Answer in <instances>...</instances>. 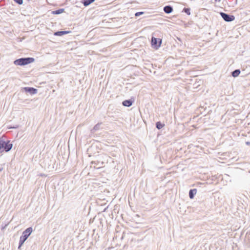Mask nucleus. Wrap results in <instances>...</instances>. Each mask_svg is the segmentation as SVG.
Here are the masks:
<instances>
[{
	"label": "nucleus",
	"mask_w": 250,
	"mask_h": 250,
	"mask_svg": "<svg viewBox=\"0 0 250 250\" xmlns=\"http://www.w3.org/2000/svg\"><path fill=\"white\" fill-rule=\"evenodd\" d=\"M164 11L166 14H170L173 11V7L170 5H166L164 7Z\"/></svg>",
	"instance_id": "nucleus-8"
},
{
	"label": "nucleus",
	"mask_w": 250,
	"mask_h": 250,
	"mask_svg": "<svg viewBox=\"0 0 250 250\" xmlns=\"http://www.w3.org/2000/svg\"><path fill=\"white\" fill-rule=\"evenodd\" d=\"M101 163H102V164H104V163L103 161H102V162H101Z\"/></svg>",
	"instance_id": "nucleus-27"
},
{
	"label": "nucleus",
	"mask_w": 250,
	"mask_h": 250,
	"mask_svg": "<svg viewBox=\"0 0 250 250\" xmlns=\"http://www.w3.org/2000/svg\"><path fill=\"white\" fill-rule=\"evenodd\" d=\"M64 9L61 8V9H59L56 10L52 11L51 12V14L53 15H59V14H60L64 12Z\"/></svg>",
	"instance_id": "nucleus-14"
},
{
	"label": "nucleus",
	"mask_w": 250,
	"mask_h": 250,
	"mask_svg": "<svg viewBox=\"0 0 250 250\" xmlns=\"http://www.w3.org/2000/svg\"><path fill=\"white\" fill-rule=\"evenodd\" d=\"M152 16L149 13H146L145 11H142V19L145 18H148Z\"/></svg>",
	"instance_id": "nucleus-16"
},
{
	"label": "nucleus",
	"mask_w": 250,
	"mask_h": 250,
	"mask_svg": "<svg viewBox=\"0 0 250 250\" xmlns=\"http://www.w3.org/2000/svg\"><path fill=\"white\" fill-rule=\"evenodd\" d=\"M197 193V189L196 188L190 189L189 191V197L190 199L194 198L195 195Z\"/></svg>",
	"instance_id": "nucleus-10"
},
{
	"label": "nucleus",
	"mask_w": 250,
	"mask_h": 250,
	"mask_svg": "<svg viewBox=\"0 0 250 250\" xmlns=\"http://www.w3.org/2000/svg\"><path fill=\"white\" fill-rule=\"evenodd\" d=\"M32 231V228L29 227L27 228L24 231H23L22 235L21 236L20 238L18 249H20V248L22 246L24 242L27 239L28 237L30 235Z\"/></svg>",
	"instance_id": "nucleus-1"
},
{
	"label": "nucleus",
	"mask_w": 250,
	"mask_h": 250,
	"mask_svg": "<svg viewBox=\"0 0 250 250\" xmlns=\"http://www.w3.org/2000/svg\"><path fill=\"white\" fill-rule=\"evenodd\" d=\"M146 64L147 65H151V63H146Z\"/></svg>",
	"instance_id": "nucleus-23"
},
{
	"label": "nucleus",
	"mask_w": 250,
	"mask_h": 250,
	"mask_svg": "<svg viewBox=\"0 0 250 250\" xmlns=\"http://www.w3.org/2000/svg\"><path fill=\"white\" fill-rule=\"evenodd\" d=\"M13 147V144L9 141H4L0 138V153L9 151Z\"/></svg>",
	"instance_id": "nucleus-2"
},
{
	"label": "nucleus",
	"mask_w": 250,
	"mask_h": 250,
	"mask_svg": "<svg viewBox=\"0 0 250 250\" xmlns=\"http://www.w3.org/2000/svg\"><path fill=\"white\" fill-rule=\"evenodd\" d=\"M103 125L102 123H98L96 124L92 129L90 130V135L91 136H95V133L100 129H102L103 127L102 125Z\"/></svg>",
	"instance_id": "nucleus-6"
},
{
	"label": "nucleus",
	"mask_w": 250,
	"mask_h": 250,
	"mask_svg": "<svg viewBox=\"0 0 250 250\" xmlns=\"http://www.w3.org/2000/svg\"><path fill=\"white\" fill-rule=\"evenodd\" d=\"M142 39H143L145 40L146 41H147L146 38H143L142 36Z\"/></svg>",
	"instance_id": "nucleus-22"
},
{
	"label": "nucleus",
	"mask_w": 250,
	"mask_h": 250,
	"mask_svg": "<svg viewBox=\"0 0 250 250\" xmlns=\"http://www.w3.org/2000/svg\"><path fill=\"white\" fill-rule=\"evenodd\" d=\"M220 14L222 19L227 22H231L233 21L235 17L234 15L229 14L224 12H220Z\"/></svg>",
	"instance_id": "nucleus-5"
},
{
	"label": "nucleus",
	"mask_w": 250,
	"mask_h": 250,
	"mask_svg": "<svg viewBox=\"0 0 250 250\" xmlns=\"http://www.w3.org/2000/svg\"><path fill=\"white\" fill-rule=\"evenodd\" d=\"M142 72H143V73H146V71H144L143 70V68H142Z\"/></svg>",
	"instance_id": "nucleus-24"
},
{
	"label": "nucleus",
	"mask_w": 250,
	"mask_h": 250,
	"mask_svg": "<svg viewBox=\"0 0 250 250\" xmlns=\"http://www.w3.org/2000/svg\"><path fill=\"white\" fill-rule=\"evenodd\" d=\"M162 42V40L160 38H157L152 37L151 39V44L153 48L155 49H158L161 46Z\"/></svg>",
	"instance_id": "nucleus-4"
},
{
	"label": "nucleus",
	"mask_w": 250,
	"mask_h": 250,
	"mask_svg": "<svg viewBox=\"0 0 250 250\" xmlns=\"http://www.w3.org/2000/svg\"><path fill=\"white\" fill-rule=\"evenodd\" d=\"M245 144L246 145L250 146V142L247 141L245 142Z\"/></svg>",
	"instance_id": "nucleus-20"
},
{
	"label": "nucleus",
	"mask_w": 250,
	"mask_h": 250,
	"mask_svg": "<svg viewBox=\"0 0 250 250\" xmlns=\"http://www.w3.org/2000/svg\"><path fill=\"white\" fill-rule=\"evenodd\" d=\"M139 111L140 112H141V109H140V108H139Z\"/></svg>",
	"instance_id": "nucleus-25"
},
{
	"label": "nucleus",
	"mask_w": 250,
	"mask_h": 250,
	"mask_svg": "<svg viewBox=\"0 0 250 250\" xmlns=\"http://www.w3.org/2000/svg\"><path fill=\"white\" fill-rule=\"evenodd\" d=\"M135 15L136 17L140 16L141 15V11L140 12H138L136 13Z\"/></svg>",
	"instance_id": "nucleus-19"
},
{
	"label": "nucleus",
	"mask_w": 250,
	"mask_h": 250,
	"mask_svg": "<svg viewBox=\"0 0 250 250\" xmlns=\"http://www.w3.org/2000/svg\"><path fill=\"white\" fill-rule=\"evenodd\" d=\"M240 70L239 69H235L234 71H232L231 73V75L234 78L238 77L240 74Z\"/></svg>",
	"instance_id": "nucleus-13"
},
{
	"label": "nucleus",
	"mask_w": 250,
	"mask_h": 250,
	"mask_svg": "<svg viewBox=\"0 0 250 250\" xmlns=\"http://www.w3.org/2000/svg\"><path fill=\"white\" fill-rule=\"evenodd\" d=\"M70 31H58L54 33V35L56 36H62L65 34L70 33Z\"/></svg>",
	"instance_id": "nucleus-9"
},
{
	"label": "nucleus",
	"mask_w": 250,
	"mask_h": 250,
	"mask_svg": "<svg viewBox=\"0 0 250 250\" xmlns=\"http://www.w3.org/2000/svg\"><path fill=\"white\" fill-rule=\"evenodd\" d=\"M144 68L145 69H146V66H144Z\"/></svg>",
	"instance_id": "nucleus-28"
},
{
	"label": "nucleus",
	"mask_w": 250,
	"mask_h": 250,
	"mask_svg": "<svg viewBox=\"0 0 250 250\" xmlns=\"http://www.w3.org/2000/svg\"><path fill=\"white\" fill-rule=\"evenodd\" d=\"M99 163H100V161H98V163H97V164H97V165H98Z\"/></svg>",
	"instance_id": "nucleus-26"
},
{
	"label": "nucleus",
	"mask_w": 250,
	"mask_h": 250,
	"mask_svg": "<svg viewBox=\"0 0 250 250\" xmlns=\"http://www.w3.org/2000/svg\"><path fill=\"white\" fill-rule=\"evenodd\" d=\"M183 12L186 13L188 15H190V8H184L183 10Z\"/></svg>",
	"instance_id": "nucleus-17"
},
{
	"label": "nucleus",
	"mask_w": 250,
	"mask_h": 250,
	"mask_svg": "<svg viewBox=\"0 0 250 250\" xmlns=\"http://www.w3.org/2000/svg\"><path fill=\"white\" fill-rule=\"evenodd\" d=\"M23 90L26 93H29L31 95L35 94L37 93V89L31 87H25L23 88Z\"/></svg>",
	"instance_id": "nucleus-7"
},
{
	"label": "nucleus",
	"mask_w": 250,
	"mask_h": 250,
	"mask_svg": "<svg viewBox=\"0 0 250 250\" xmlns=\"http://www.w3.org/2000/svg\"><path fill=\"white\" fill-rule=\"evenodd\" d=\"M165 125L160 121L156 123V127L158 129H161Z\"/></svg>",
	"instance_id": "nucleus-15"
},
{
	"label": "nucleus",
	"mask_w": 250,
	"mask_h": 250,
	"mask_svg": "<svg viewBox=\"0 0 250 250\" xmlns=\"http://www.w3.org/2000/svg\"><path fill=\"white\" fill-rule=\"evenodd\" d=\"M34 61L35 59L31 57L21 58L14 61V63L16 65L22 66L28 64Z\"/></svg>",
	"instance_id": "nucleus-3"
},
{
	"label": "nucleus",
	"mask_w": 250,
	"mask_h": 250,
	"mask_svg": "<svg viewBox=\"0 0 250 250\" xmlns=\"http://www.w3.org/2000/svg\"><path fill=\"white\" fill-rule=\"evenodd\" d=\"M14 1L18 4H22L23 3V0H14Z\"/></svg>",
	"instance_id": "nucleus-18"
},
{
	"label": "nucleus",
	"mask_w": 250,
	"mask_h": 250,
	"mask_svg": "<svg viewBox=\"0 0 250 250\" xmlns=\"http://www.w3.org/2000/svg\"><path fill=\"white\" fill-rule=\"evenodd\" d=\"M133 101L132 99L125 100L122 102V104L126 107H130L132 105Z\"/></svg>",
	"instance_id": "nucleus-11"
},
{
	"label": "nucleus",
	"mask_w": 250,
	"mask_h": 250,
	"mask_svg": "<svg viewBox=\"0 0 250 250\" xmlns=\"http://www.w3.org/2000/svg\"><path fill=\"white\" fill-rule=\"evenodd\" d=\"M95 0H82L81 2L84 6H87L91 3H93Z\"/></svg>",
	"instance_id": "nucleus-12"
},
{
	"label": "nucleus",
	"mask_w": 250,
	"mask_h": 250,
	"mask_svg": "<svg viewBox=\"0 0 250 250\" xmlns=\"http://www.w3.org/2000/svg\"><path fill=\"white\" fill-rule=\"evenodd\" d=\"M221 0H214L215 2H220Z\"/></svg>",
	"instance_id": "nucleus-21"
}]
</instances>
